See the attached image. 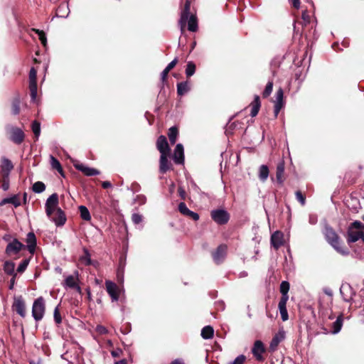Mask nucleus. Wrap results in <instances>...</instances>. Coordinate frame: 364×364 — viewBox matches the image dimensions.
I'll return each mask as SVG.
<instances>
[{
  "mask_svg": "<svg viewBox=\"0 0 364 364\" xmlns=\"http://www.w3.org/2000/svg\"><path fill=\"white\" fill-rule=\"evenodd\" d=\"M349 227L353 229H358L361 230H364V224L358 220H355L352 223Z\"/></svg>",
  "mask_w": 364,
  "mask_h": 364,
  "instance_id": "obj_52",
  "label": "nucleus"
},
{
  "mask_svg": "<svg viewBox=\"0 0 364 364\" xmlns=\"http://www.w3.org/2000/svg\"><path fill=\"white\" fill-rule=\"evenodd\" d=\"M131 330H132V326H131V324L129 323H126L120 328V331L123 334L129 333L131 331Z\"/></svg>",
  "mask_w": 364,
  "mask_h": 364,
  "instance_id": "obj_53",
  "label": "nucleus"
},
{
  "mask_svg": "<svg viewBox=\"0 0 364 364\" xmlns=\"http://www.w3.org/2000/svg\"><path fill=\"white\" fill-rule=\"evenodd\" d=\"M284 338V332H279L278 333L275 334L274 336L272 338L270 344H269V350L270 351L274 352L276 350L278 345L279 343Z\"/></svg>",
  "mask_w": 364,
  "mask_h": 364,
  "instance_id": "obj_23",
  "label": "nucleus"
},
{
  "mask_svg": "<svg viewBox=\"0 0 364 364\" xmlns=\"http://www.w3.org/2000/svg\"><path fill=\"white\" fill-rule=\"evenodd\" d=\"M214 329L210 326H206L201 331V336L204 339H209L213 337Z\"/></svg>",
  "mask_w": 364,
  "mask_h": 364,
  "instance_id": "obj_35",
  "label": "nucleus"
},
{
  "mask_svg": "<svg viewBox=\"0 0 364 364\" xmlns=\"http://www.w3.org/2000/svg\"><path fill=\"white\" fill-rule=\"evenodd\" d=\"M132 220L134 224H139L142 221V216L139 213H134Z\"/></svg>",
  "mask_w": 364,
  "mask_h": 364,
  "instance_id": "obj_54",
  "label": "nucleus"
},
{
  "mask_svg": "<svg viewBox=\"0 0 364 364\" xmlns=\"http://www.w3.org/2000/svg\"><path fill=\"white\" fill-rule=\"evenodd\" d=\"M84 255L81 257L80 260L84 262V264L87 266L92 264V261L90 259V255L87 250H84Z\"/></svg>",
  "mask_w": 364,
  "mask_h": 364,
  "instance_id": "obj_46",
  "label": "nucleus"
},
{
  "mask_svg": "<svg viewBox=\"0 0 364 364\" xmlns=\"http://www.w3.org/2000/svg\"><path fill=\"white\" fill-rule=\"evenodd\" d=\"M178 193L181 199H183V200L186 199V192L183 187H181V186L178 187Z\"/></svg>",
  "mask_w": 364,
  "mask_h": 364,
  "instance_id": "obj_56",
  "label": "nucleus"
},
{
  "mask_svg": "<svg viewBox=\"0 0 364 364\" xmlns=\"http://www.w3.org/2000/svg\"><path fill=\"white\" fill-rule=\"evenodd\" d=\"M179 132L177 127H171L168 132V136L171 144H174L176 142L177 137Z\"/></svg>",
  "mask_w": 364,
  "mask_h": 364,
  "instance_id": "obj_32",
  "label": "nucleus"
},
{
  "mask_svg": "<svg viewBox=\"0 0 364 364\" xmlns=\"http://www.w3.org/2000/svg\"><path fill=\"white\" fill-rule=\"evenodd\" d=\"M53 317L56 324L58 325L62 323V316L60 313L59 305L57 306L54 309Z\"/></svg>",
  "mask_w": 364,
  "mask_h": 364,
  "instance_id": "obj_47",
  "label": "nucleus"
},
{
  "mask_svg": "<svg viewBox=\"0 0 364 364\" xmlns=\"http://www.w3.org/2000/svg\"><path fill=\"white\" fill-rule=\"evenodd\" d=\"M170 71H168V69H164L162 73H161V81L163 83H164L166 80H167V78H168V73Z\"/></svg>",
  "mask_w": 364,
  "mask_h": 364,
  "instance_id": "obj_58",
  "label": "nucleus"
},
{
  "mask_svg": "<svg viewBox=\"0 0 364 364\" xmlns=\"http://www.w3.org/2000/svg\"><path fill=\"white\" fill-rule=\"evenodd\" d=\"M284 233L280 230L275 231L271 235V245L274 247L275 250H279L282 246L284 245Z\"/></svg>",
  "mask_w": 364,
  "mask_h": 364,
  "instance_id": "obj_14",
  "label": "nucleus"
},
{
  "mask_svg": "<svg viewBox=\"0 0 364 364\" xmlns=\"http://www.w3.org/2000/svg\"><path fill=\"white\" fill-rule=\"evenodd\" d=\"M251 107L250 115L254 117L257 115L261 107V101L259 96L255 95L254 100L250 103Z\"/></svg>",
  "mask_w": 364,
  "mask_h": 364,
  "instance_id": "obj_22",
  "label": "nucleus"
},
{
  "mask_svg": "<svg viewBox=\"0 0 364 364\" xmlns=\"http://www.w3.org/2000/svg\"><path fill=\"white\" fill-rule=\"evenodd\" d=\"M269 176V168L266 165H262L259 168V177L261 181H264Z\"/></svg>",
  "mask_w": 364,
  "mask_h": 364,
  "instance_id": "obj_40",
  "label": "nucleus"
},
{
  "mask_svg": "<svg viewBox=\"0 0 364 364\" xmlns=\"http://www.w3.org/2000/svg\"><path fill=\"white\" fill-rule=\"evenodd\" d=\"M288 300H279V309L281 314V317L283 321H286L289 318V315L287 309V303Z\"/></svg>",
  "mask_w": 364,
  "mask_h": 364,
  "instance_id": "obj_27",
  "label": "nucleus"
},
{
  "mask_svg": "<svg viewBox=\"0 0 364 364\" xmlns=\"http://www.w3.org/2000/svg\"><path fill=\"white\" fill-rule=\"evenodd\" d=\"M14 168L11 161H1L0 163V187L6 191L10 186V173Z\"/></svg>",
  "mask_w": 364,
  "mask_h": 364,
  "instance_id": "obj_2",
  "label": "nucleus"
},
{
  "mask_svg": "<svg viewBox=\"0 0 364 364\" xmlns=\"http://www.w3.org/2000/svg\"><path fill=\"white\" fill-rule=\"evenodd\" d=\"M210 216L212 220L220 225L227 224L230 218L229 213L223 209H215L211 210Z\"/></svg>",
  "mask_w": 364,
  "mask_h": 364,
  "instance_id": "obj_5",
  "label": "nucleus"
},
{
  "mask_svg": "<svg viewBox=\"0 0 364 364\" xmlns=\"http://www.w3.org/2000/svg\"><path fill=\"white\" fill-rule=\"evenodd\" d=\"M26 249L28 250L31 255H33L36 252L37 245V239L33 232H29L26 238Z\"/></svg>",
  "mask_w": 364,
  "mask_h": 364,
  "instance_id": "obj_17",
  "label": "nucleus"
},
{
  "mask_svg": "<svg viewBox=\"0 0 364 364\" xmlns=\"http://www.w3.org/2000/svg\"><path fill=\"white\" fill-rule=\"evenodd\" d=\"M290 284L289 282L287 281H282L280 284L279 287V291L282 294V296L280 299L282 300H288L289 299V294L288 292L289 291Z\"/></svg>",
  "mask_w": 364,
  "mask_h": 364,
  "instance_id": "obj_25",
  "label": "nucleus"
},
{
  "mask_svg": "<svg viewBox=\"0 0 364 364\" xmlns=\"http://www.w3.org/2000/svg\"><path fill=\"white\" fill-rule=\"evenodd\" d=\"M188 21V29L191 32H196L198 30V21L195 16H191Z\"/></svg>",
  "mask_w": 364,
  "mask_h": 364,
  "instance_id": "obj_37",
  "label": "nucleus"
},
{
  "mask_svg": "<svg viewBox=\"0 0 364 364\" xmlns=\"http://www.w3.org/2000/svg\"><path fill=\"white\" fill-rule=\"evenodd\" d=\"M49 218L53 220L57 226L64 225L66 221L65 215L60 208H58L51 217Z\"/></svg>",
  "mask_w": 364,
  "mask_h": 364,
  "instance_id": "obj_19",
  "label": "nucleus"
},
{
  "mask_svg": "<svg viewBox=\"0 0 364 364\" xmlns=\"http://www.w3.org/2000/svg\"><path fill=\"white\" fill-rule=\"evenodd\" d=\"M363 232V231H355L354 229L349 227L347 232L348 243L350 244L357 242L359 239L361 238V235Z\"/></svg>",
  "mask_w": 364,
  "mask_h": 364,
  "instance_id": "obj_21",
  "label": "nucleus"
},
{
  "mask_svg": "<svg viewBox=\"0 0 364 364\" xmlns=\"http://www.w3.org/2000/svg\"><path fill=\"white\" fill-rule=\"evenodd\" d=\"M16 275H14L12 276L11 280H10V284H9V289H14V284H15V281H16Z\"/></svg>",
  "mask_w": 364,
  "mask_h": 364,
  "instance_id": "obj_62",
  "label": "nucleus"
},
{
  "mask_svg": "<svg viewBox=\"0 0 364 364\" xmlns=\"http://www.w3.org/2000/svg\"><path fill=\"white\" fill-rule=\"evenodd\" d=\"M171 159H184V149L181 144L176 146Z\"/></svg>",
  "mask_w": 364,
  "mask_h": 364,
  "instance_id": "obj_33",
  "label": "nucleus"
},
{
  "mask_svg": "<svg viewBox=\"0 0 364 364\" xmlns=\"http://www.w3.org/2000/svg\"><path fill=\"white\" fill-rule=\"evenodd\" d=\"M101 185L104 189H107V188H110L112 187V183L108 181H101Z\"/></svg>",
  "mask_w": 364,
  "mask_h": 364,
  "instance_id": "obj_60",
  "label": "nucleus"
},
{
  "mask_svg": "<svg viewBox=\"0 0 364 364\" xmlns=\"http://www.w3.org/2000/svg\"><path fill=\"white\" fill-rule=\"evenodd\" d=\"M288 300H279V309L281 314V317L283 321H286L289 318V315L287 309V303Z\"/></svg>",
  "mask_w": 364,
  "mask_h": 364,
  "instance_id": "obj_26",
  "label": "nucleus"
},
{
  "mask_svg": "<svg viewBox=\"0 0 364 364\" xmlns=\"http://www.w3.org/2000/svg\"><path fill=\"white\" fill-rule=\"evenodd\" d=\"M6 203H11L13 204L16 208L19 206L21 205V201L18 195H14L10 198H4L0 202V206L4 205Z\"/></svg>",
  "mask_w": 364,
  "mask_h": 364,
  "instance_id": "obj_28",
  "label": "nucleus"
},
{
  "mask_svg": "<svg viewBox=\"0 0 364 364\" xmlns=\"http://www.w3.org/2000/svg\"><path fill=\"white\" fill-rule=\"evenodd\" d=\"M29 262H30L29 259H25L22 260L17 268V272L19 273H23L26 269V268L29 264Z\"/></svg>",
  "mask_w": 364,
  "mask_h": 364,
  "instance_id": "obj_48",
  "label": "nucleus"
},
{
  "mask_svg": "<svg viewBox=\"0 0 364 364\" xmlns=\"http://www.w3.org/2000/svg\"><path fill=\"white\" fill-rule=\"evenodd\" d=\"M284 161L279 162L277 166L276 178L279 184H282L284 181Z\"/></svg>",
  "mask_w": 364,
  "mask_h": 364,
  "instance_id": "obj_24",
  "label": "nucleus"
},
{
  "mask_svg": "<svg viewBox=\"0 0 364 364\" xmlns=\"http://www.w3.org/2000/svg\"><path fill=\"white\" fill-rule=\"evenodd\" d=\"M29 90L31 100H35L37 97V70L33 67L29 72Z\"/></svg>",
  "mask_w": 364,
  "mask_h": 364,
  "instance_id": "obj_9",
  "label": "nucleus"
},
{
  "mask_svg": "<svg viewBox=\"0 0 364 364\" xmlns=\"http://www.w3.org/2000/svg\"><path fill=\"white\" fill-rule=\"evenodd\" d=\"M74 161L75 163L73 164V166L75 168L81 171L86 176H93L100 174V171L98 169L88 167L83 164L80 163L79 161Z\"/></svg>",
  "mask_w": 364,
  "mask_h": 364,
  "instance_id": "obj_13",
  "label": "nucleus"
},
{
  "mask_svg": "<svg viewBox=\"0 0 364 364\" xmlns=\"http://www.w3.org/2000/svg\"><path fill=\"white\" fill-rule=\"evenodd\" d=\"M273 90V82L269 81L267 84L266 85V87L262 92V97L263 98H267L272 93Z\"/></svg>",
  "mask_w": 364,
  "mask_h": 364,
  "instance_id": "obj_44",
  "label": "nucleus"
},
{
  "mask_svg": "<svg viewBox=\"0 0 364 364\" xmlns=\"http://www.w3.org/2000/svg\"><path fill=\"white\" fill-rule=\"evenodd\" d=\"M32 190L34 193H41L46 190V185L41 181H37L33 183Z\"/></svg>",
  "mask_w": 364,
  "mask_h": 364,
  "instance_id": "obj_41",
  "label": "nucleus"
},
{
  "mask_svg": "<svg viewBox=\"0 0 364 364\" xmlns=\"http://www.w3.org/2000/svg\"><path fill=\"white\" fill-rule=\"evenodd\" d=\"M46 308V300L43 296H39L34 300L32 306V316L36 322L43 319Z\"/></svg>",
  "mask_w": 364,
  "mask_h": 364,
  "instance_id": "obj_3",
  "label": "nucleus"
},
{
  "mask_svg": "<svg viewBox=\"0 0 364 364\" xmlns=\"http://www.w3.org/2000/svg\"><path fill=\"white\" fill-rule=\"evenodd\" d=\"M3 269L4 272L8 275H17L15 272V263L12 261H6L4 264Z\"/></svg>",
  "mask_w": 364,
  "mask_h": 364,
  "instance_id": "obj_30",
  "label": "nucleus"
},
{
  "mask_svg": "<svg viewBox=\"0 0 364 364\" xmlns=\"http://www.w3.org/2000/svg\"><path fill=\"white\" fill-rule=\"evenodd\" d=\"M51 168L53 170H56L63 177H65V172L62 165L60 164V161H51Z\"/></svg>",
  "mask_w": 364,
  "mask_h": 364,
  "instance_id": "obj_42",
  "label": "nucleus"
},
{
  "mask_svg": "<svg viewBox=\"0 0 364 364\" xmlns=\"http://www.w3.org/2000/svg\"><path fill=\"white\" fill-rule=\"evenodd\" d=\"M190 90L188 82L187 81L181 82L177 84V93L180 96H183Z\"/></svg>",
  "mask_w": 364,
  "mask_h": 364,
  "instance_id": "obj_34",
  "label": "nucleus"
},
{
  "mask_svg": "<svg viewBox=\"0 0 364 364\" xmlns=\"http://www.w3.org/2000/svg\"><path fill=\"white\" fill-rule=\"evenodd\" d=\"M295 196L296 200L301 203V205H304L306 203V196L300 191H296Z\"/></svg>",
  "mask_w": 364,
  "mask_h": 364,
  "instance_id": "obj_49",
  "label": "nucleus"
},
{
  "mask_svg": "<svg viewBox=\"0 0 364 364\" xmlns=\"http://www.w3.org/2000/svg\"><path fill=\"white\" fill-rule=\"evenodd\" d=\"M325 238L331 247L339 254L342 255H348L349 250L348 247L343 245L339 235L331 226H326L324 229Z\"/></svg>",
  "mask_w": 364,
  "mask_h": 364,
  "instance_id": "obj_1",
  "label": "nucleus"
},
{
  "mask_svg": "<svg viewBox=\"0 0 364 364\" xmlns=\"http://www.w3.org/2000/svg\"><path fill=\"white\" fill-rule=\"evenodd\" d=\"M58 196L57 193H53L47 199L46 203V212L48 217L54 213V211L58 208Z\"/></svg>",
  "mask_w": 364,
  "mask_h": 364,
  "instance_id": "obj_11",
  "label": "nucleus"
},
{
  "mask_svg": "<svg viewBox=\"0 0 364 364\" xmlns=\"http://www.w3.org/2000/svg\"><path fill=\"white\" fill-rule=\"evenodd\" d=\"M227 245L223 244L220 245L216 250L212 252L213 259L217 264L222 263L224 260L227 252Z\"/></svg>",
  "mask_w": 364,
  "mask_h": 364,
  "instance_id": "obj_16",
  "label": "nucleus"
},
{
  "mask_svg": "<svg viewBox=\"0 0 364 364\" xmlns=\"http://www.w3.org/2000/svg\"><path fill=\"white\" fill-rule=\"evenodd\" d=\"M196 64L193 61H189L187 63L186 68V75L188 78L191 77L196 72Z\"/></svg>",
  "mask_w": 364,
  "mask_h": 364,
  "instance_id": "obj_39",
  "label": "nucleus"
},
{
  "mask_svg": "<svg viewBox=\"0 0 364 364\" xmlns=\"http://www.w3.org/2000/svg\"><path fill=\"white\" fill-rule=\"evenodd\" d=\"M246 359L247 358L245 355H240L232 362H230L229 364H245Z\"/></svg>",
  "mask_w": 364,
  "mask_h": 364,
  "instance_id": "obj_51",
  "label": "nucleus"
},
{
  "mask_svg": "<svg viewBox=\"0 0 364 364\" xmlns=\"http://www.w3.org/2000/svg\"><path fill=\"white\" fill-rule=\"evenodd\" d=\"M343 322V316L342 314H341L337 317L336 320L332 323V328L331 330V332L333 334L338 333L342 328Z\"/></svg>",
  "mask_w": 364,
  "mask_h": 364,
  "instance_id": "obj_29",
  "label": "nucleus"
},
{
  "mask_svg": "<svg viewBox=\"0 0 364 364\" xmlns=\"http://www.w3.org/2000/svg\"><path fill=\"white\" fill-rule=\"evenodd\" d=\"M67 287L71 289H74L77 287V282L75 277L73 275L68 276L65 280Z\"/></svg>",
  "mask_w": 364,
  "mask_h": 364,
  "instance_id": "obj_45",
  "label": "nucleus"
},
{
  "mask_svg": "<svg viewBox=\"0 0 364 364\" xmlns=\"http://www.w3.org/2000/svg\"><path fill=\"white\" fill-rule=\"evenodd\" d=\"M39 40L41 41V43L46 46L47 43V39L46 36V33L44 31H43L41 34L38 35Z\"/></svg>",
  "mask_w": 364,
  "mask_h": 364,
  "instance_id": "obj_57",
  "label": "nucleus"
},
{
  "mask_svg": "<svg viewBox=\"0 0 364 364\" xmlns=\"http://www.w3.org/2000/svg\"><path fill=\"white\" fill-rule=\"evenodd\" d=\"M191 10V1L186 0L184 4L183 9L181 11L180 23L181 24V29L183 30V26L186 25L188 18L190 17Z\"/></svg>",
  "mask_w": 364,
  "mask_h": 364,
  "instance_id": "obj_20",
  "label": "nucleus"
},
{
  "mask_svg": "<svg viewBox=\"0 0 364 364\" xmlns=\"http://www.w3.org/2000/svg\"><path fill=\"white\" fill-rule=\"evenodd\" d=\"M6 134L9 140L16 144H21L24 141L25 134L19 127L8 125L6 127Z\"/></svg>",
  "mask_w": 364,
  "mask_h": 364,
  "instance_id": "obj_4",
  "label": "nucleus"
},
{
  "mask_svg": "<svg viewBox=\"0 0 364 364\" xmlns=\"http://www.w3.org/2000/svg\"><path fill=\"white\" fill-rule=\"evenodd\" d=\"M284 91L282 87H279L276 92V100L274 101V118H277L279 112L284 106Z\"/></svg>",
  "mask_w": 364,
  "mask_h": 364,
  "instance_id": "obj_12",
  "label": "nucleus"
},
{
  "mask_svg": "<svg viewBox=\"0 0 364 364\" xmlns=\"http://www.w3.org/2000/svg\"><path fill=\"white\" fill-rule=\"evenodd\" d=\"M26 249V245L15 238L6 245L5 253L9 257L18 255L22 250Z\"/></svg>",
  "mask_w": 364,
  "mask_h": 364,
  "instance_id": "obj_7",
  "label": "nucleus"
},
{
  "mask_svg": "<svg viewBox=\"0 0 364 364\" xmlns=\"http://www.w3.org/2000/svg\"><path fill=\"white\" fill-rule=\"evenodd\" d=\"M170 364H185L181 359H175Z\"/></svg>",
  "mask_w": 364,
  "mask_h": 364,
  "instance_id": "obj_64",
  "label": "nucleus"
},
{
  "mask_svg": "<svg viewBox=\"0 0 364 364\" xmlns=\"http://www.w3.org/2000/svg\"><path fill=\"white\" fill-rule=\"evenodd\" d=\"M97 331L100 334H106L107 333V328L105 326H97Z\"/></svg>",
  "mask_w": 364,
  "mask_h": 364,
  "instance_id": "obj_61",
  "label": "nucleus"
},
{
  "mask_svg": "<svg viewBox=\"0 0 364 364\" xmlns=\"http://www.w3.org/2000/svg\"><path fill=\"white\" fill-rule=\"evenodd\" d=\"M291 1L292 6L295 9H299L300 6V0H290Z\"/></svg>",
  "mask_w": 364,
  "mask_h": 364,
  "instance_id": "obj_63",
  "label": "nucleus"
},
{
  "mask_svg": "<svg viewBox=\"0 0 364 364\" xmlns=\"http://www.w3.org/2000/svg\"><path fill=\"white\" fill-rule=\"evenodd\" d=\"M301 18L305 26L311 22V16L307 10H304L302 11Z\"/></svg>",
  "mask_w": 364,
  "mask_h": 364,
  "instance_id": "obj_50",
  "label": "nucleus"
},
{
  "mask_svg": "<svg viewBox=\"0 0 364 364\" xmlns=\"http://www.w3.org/2000/svg\"><path fill=\"white\" fill-rule=\"evenodd\" d=\"M106 290L108 294L111 296L112 301H117L119 298V289L117 285L111 281L107 280L105 282Z\"/></svg>",
  "mask_w": 364,
  "mask_h": 364,
  "instance_id": "obj_15",
  "label": "nucleus"
},
{
  "mask_svg": "<svg viewBox=\"0 0 364 364\" xmlns=\"http://www.w3.org/2000/svg\"><path fill=\"white\" fill-rule=\"evenodd\" d=\"M79 211H80V217L82 220H86V221H90L91 220L90 213L88 209L85 206L80 205L79 207Z\"/></svg>",
  "mask_w": 364,
  "mask_h": 364,
  "instance_id": "obj_38",
  "label": "nucleus"
},
{
  "mask_svg": "<svg viewBox=\"0 0 364 364\" xmlns=\"http://www.w3.org/2000/svg\"><path fill=\"white\" fill-rule=\"evenodd\" d=\"M122 353V350L120 348H117L111 352V355L114 358H118Z\"/></svg>",
  "mask_w": 364,
  "mask_h": 364,
  "instance_id": "obj_59",
  "label": "nucleus"
},
{
  "mask_svg": "<svg viewBox=\"0 0 364 364\" xmlns=\"http://www.w3.org/2000/svg\"><path fill=\"white\" fill-rule=\"evenodd\" d=\"M31 129L35 136L38 138L41 133V124L38 121L34 120L31 124Z\"/></svg>",
  "mask_w": 364,
  "mask_h": 364,
  "instance_id": "obj_43",
  "label": "nucleus"
},
{
  "mask_svg": "<svg viewBox=\"0 0 364 364\" xmlns=\"http://www.w3.org/2000/svg\"><path fill=\"white\" fill-rule=\"evenodd\" d=\"M12 309L22 318L26 316V303L22 296L14 297Z\"/></svg>",
  "mask_w": 364,
  "mask_h": 364,
  "instance_id": "obj_10",
  "label": "nucleus"
},
{
  "mask_svg": "<svg viewBox=\"0 0 364 364\" xmlns=\"http://www.w3.org/2000/svg\"><path fill=\"white\" fill-rule=\"evenodd\" d=\"M11 113L14 115H17L20 113L21 100L18 97H15L13 98V100L11 101Z\"/></svg>",
  "mask_w": 364,
  "mask_h": 364,
  "instance_id": "obj_31",
  "label": "nucleus"
},
{
  "mask_svg": "<svg viewBox=\"0 0 364 364\" xmlns=\"http://www.w3.org/2000/svg\"><path fill=\"white\" fill-rule=\"evenodd\" d=\"M178 210L179 212L183 215H186L191 219H193L195 221H197L199 220V215L197 213H195L193 211H191L188 208L186 203L183 202H181L178 205Z\"/></svg>",
  "mask_w": 364,
  "mask_h": 364,
  "instance_id": "obj_18",
  "label": "nucleus"
},
{
  "mask_svg": "<svg viewBox=\"0 0 364 364\" xmlns=\"http://www.w3.org/2000/svg\"><path fill=\"white\" fill-rule=\"evenodd\" d=\"M178 58H175L168 65L166 66V69H168V71H171L178 63Z\"/></svg>",
  "mask_w": 364,
  "mask_h": 364,
  "instance_id": "obj_55",
  "label": "nucleus"
},
{
  "mask_svg": "<svg viewBox=\"0 0 364 364\" xmlns=\"http://www.w3.org/2000/svg\"><path fill=\"white\" fill-rule=\"evenodd\" d=\"M251 351L257 361L263 362L265 360L264 353L266 352V348L261 341L257 340L255 341Z\"/></svg>",
  "mask_w": 364,
  "mask_h": 364,
  "instance_id": "obj_8",
  "label": "nucleus"
},
{
  "mask_svg": "<svg viewBox=\"0 0 364 364\" xmlns=\"http://www.w3.org/2000/svg\"><path fill=\"white\" fill-rule=\"evenodd\" d=\"M173 169L171 161H160L159 171L161 173H165L168 171Z\"/></svg>",
  "mask_w": 364,
  "mask_h": 364,
  "instance_id": "obj_36",
  "label": "nucleus"
},
{
  "mask_svg": "<svg viewBox=\"0 0 364 364\" xmlns=\"http://www.w3.org/2000/svg\"><path fill=\"white\" fill-rule=\"evenodd\" d=\"M156 148L161 154L159 159H167L170 156L171 149L165 136L161 135L158 137L156 141Z\"/></svg>",
  "mask_w": 364,
  "mask_h": 364,
  "instance_id": "obj_6",
  "label": "nucleus"
}]
</instances>
